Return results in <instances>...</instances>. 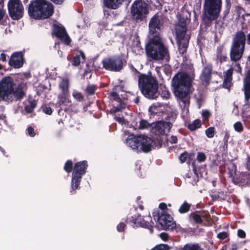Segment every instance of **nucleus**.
Returning <instances> with one entry per match:
<instances>
[{
  "instance_id": "32",
  "label": "nucleus",
  "mask_w": 250,
  "mask_h": 250,
  "mask_svg": "<svg viewBox=\"0 0 250 250\" xmlns=\"http://www.w3.org/2000/svg\"><path fill=\"white\" fill-rule=\"evenodd\" d=\"M169 247L167 245H157L151 250H169Z\"/></svg>"
},
{
  "instance_id": "35",
  "label": "nucleus",
  "mask_w": 250,
  "mask_h": 250,
  "mask_svg": "<svg viewBox=\"0 0 250 250\" xmlns=\"http://www.w3.org/2000/svg\"><path fill=\"white\" fill-rule=\"evenodd\" d=\"M234 128L235 131L237 132H241L243 130V126L241 122H236L234 125Z\"/></svg>"
},
{
  "instance_id": "43",
  "label": "nucleus",
  "mask_w": 250,
  "mask_h": 250,
  "mask_svg": "<svg viewBox=\"0 0 250 250\" xmlns=\"http://www.w3.org/2000/svg\"><path fill=\"white\" fill-rule=\"evenodd\" d=\"M228 234L226 232H222L218 234L217 237L221 239H223L227 237Z\"/></svg>"
},
{
  "instance_id": "58",
  "label": "nucleus",
  "mask_w": 250,
  "mask_h": 250,
  "mask_svg": "<svg viewBox=\"0 0 250 250\" xmlns=\"http://www.w3.org/2000/svg\"><path fill=\"white\" fill-rule=\"evenodd\" d=\"M5 117L4 116H0V120H2L4 123L6 124V121L5 120Z\"/></svg>"
},
{
  "instance_id": "19",
  "label": "nucleus",
  "mask_w": 250,
  "mask_h": 250,
  "mask_svg": "<svg viewBox=\"0 0 250 250\" xmlns=\"http://www.w3.org/2000/svg\"><path fill=\"white\" fill-rule=\"evenodd\" d=\"M139 135L129 134L125 139L126 145L133 150H139Z\"/></svg>"
},
{
  "instance_id": "40",
  "label": "nucleus",
  "mask_w": 250,
  "mask_h": 250,
  "mask_svg": "<svg viewBox=\"0 0 250 250\" xmlns=\"http://www.w3.org/2000/svg\"><path fill=\"white\" fill-rule=\"evenodd\" d=\"M80 62V58L79 56L75 57L72 61V64L75 66L78 65Z\"/></svg>"
},
{
  "instance_id": "50",
  "label": "nucleus",
  "mask_w": 250,
  "mask_h": 250,
  "mask_svg": "<svg viewBox=\"0 0 250 250\" xmlns=\"http://www.w3.org/2000/svg\"><path fill=\"white\" fill-rule=\"evenodd\" d=\"M160 237L163 240H167L168 239V235L166 233H162L160 234Z\"/></svg>"
},
{
  "instance_id": "12",
  "label": "nucleus",
  "mask_w": 250,
  "mask_h": 250,
  "mask_svg": "<svg viewBox=\"0 0 250 250\" xmlns=\"http://www.w3.org/2000/svg\"><path fill=\"white\" fill-rule=\"evenodd\" d=\"M86 166V162L85 161L79 162L75 164L71 182V187L73 190L78 188L82 176L84 173Z\"/></svg>"
},
{
  "instance_id": "53",
  "label": "nucleus",
  "mask_w": 250,
  "mask_h": 250,
  "mask_svg": "<svg viewBox=\"0 0 250 250\" xmlns=\"http://www.w3.org/2000/svg\"><path fill=\"white\" fill-rule=\"evenodd\" d=\"M6 60V55L4 53H1L0 55V61L2 62H5Z\"/></svg>"
},
{
  "instance_id": "41",
  "label": "nucleus",
  "mask_w": 250,
  "mask_h": 250,
  "mask_svg": "<svg viewBox=\"0 0 250 250\" xmlns=\"http://www.w3.org/2000/svg\"><path fill=\"white\" fill-rule=\"evenodd\" d=\"M201 215L202 217V219H203L206 221H208L209 219V215L208 212L206 211H204L201 213Z\"/></svg>"
},
{
  "instance_id": "25",
  "label": "nucleus",
  "mask_w": 250,
  "mask_h": 250,
  "mask_svg": "<svg viewBox=\"0 0 250 250\" xmlns=\"http://www.w3.org/2000/svg\"><path fill=\"white\" fill-rule=\"evenodd\" d=\"M53 32L56 36L59 38H60L62 35L66 32L65 30L63 27L58 26H54Z\"/></svg>"
},
{
  "instance_id": "26",
  "label": "nucleus",
  "mask_w": 250,
  "mask_h": 250,
  "mask_svg": "<svg viewBox=\"0 0 250 250\" xmlns=\"http://www.w3.org/2000/svg\"><path fill=\"white\" fill-rule=\"evenodd\" d=\"M201 125V121L199 119H196L192 123L188 125V128L191 130H194L200 127Z\"/></svg>"
},
{
  "instance_id": "39",
  "label": "nucleus",
  "mask_w": 250,
  "mask_h": 250,
  "mask_svg": "<svg viewBox=\"0 0 250 250\" xmlns=\"http://www.w3.org/2000/svg\"><path fill=\"white\" fill-rule=\"evenodd\" d=\"M210 114L207 110H203L202 111V116L205 120H207L210 116Z\"/></svg>"
},
{
  "instance_id": "61",
  "label": "nucleus",
  "mask_w": 250,
  "mask_h": 250,
  "mask_svg": "<svg viewBox=\"0 0 250 250\" xmlns=\"http://www.w3.org/2000/svg\"><path fill=\"white\" fill-rule=\"evenodd\" d=\"M8 30H7V29H6L5 30V33H6V34H8Z\"/></svg>"
},
{
  "instance_id": "24",
  "label": "nucleus",
  "mask_w": 250,
  "mask_h": 250,
  "mask_svg": "<svg viewBox=\"0 0 250 250\" xmlns=\"http://www.w3.org/2000/svg\"><path fill=\"white\" fill-rule=\"evenodd\" d=\"M232 69L230 68L225 73L224 80L223 82V86L224 87L229 89L231 84V76L232 74Z\"/></svg>"
},
{
  "instance_id": "60",
  "label": "nucleus",
  "mask_w": 250,
  "mask_h": 250,
  "mask_svg": "<svg viewBox=\"0 0 250 250\" xmlns=\"http://www.w3.org/2000/svg\"><path fill=\"white\" fill-rule=\"evenodd\" d=\"M3 68V66L1 64H0V70L2 69Z\"/></svg>"
},
{
  "instance_id": "29",
  "label": "nucleus",
  "mask_w": 250,
  "mask_h": 250,
  "mask_svg": "<svg viewBox=\"0 0 250 250\" xmlns=\"http://www.w3.org/2000/svg\"><path fill=\"white\" fill-rule=\"evenodd\" d=\"M150 127L152 128V125L149 124L146 121L143 120L140 122L139 129H144Z\"/></svg>"
},
{
  "instance_id": "3",
  "label": "nucleus",
  "mask_w": 250,
  "mask_h": 250,
  "mask_svg": "<svg viewBox=\"0 0 250 250\" xmlns=\"http://www.w3.org/2000/svg\"><path fill=\"white\" fill-rule=\"evenodd\" d=\"M145 50L147 58L150 61H161L168 54L167 48L165 46L161 38L155 35L146 45Z\"/></svg>"
},
{
  "instance_id": "33",
  "label": "nucleus",
  "mask_w": 250,
  "mask_h": 250,
  "mask_svg": "<svg viewBox=\"0 0 250 250\" xmlns=\"http://www.w3.org/2000/svg\"><path fill=\"white\" fill-rule=\"evenodd\" d=\"M206 135L209 138H212L214 135V128L213 127H209L206 131Z\"/></svg>"
},
{
  "instance_id": "23",
  "label": "nucleus",
  "mask_w": 250,
  "mask_h": 250,
  "mask_svg": "<svg viewBox=\"0 0 250 250\" xmlns=\"http://www.w3.org/2000/svg\"><path fill=\"white\" fill-rule=\"evenodd\" d=\"M211 68L208 66L204 68L203 70L201 79L203 83L205 84H208L210 80Z\"/></svg>"
},
{
  "instance_id": "13",
  "label": "nucleus",
  "mask_w": 250,
  "mask_h": 250,
  "mask_svg": "<svg viewBox=\"0 0 250 250\" xmlns=\"http://www.w3.org/2000/svg\"><path fill=\"white\" fill-rule=\"evenodd\" d=\"M103 67L107 70L119 71L123 68L122 60L118 57L106 58L102 61Z\"/></svg>"
},
{
  "instance_id": "31",
  "label": "nucleus",
  "mask_w": 250,
  "mask_h": 250,
  "mask_svg": "<svg viewBox=\"0 0 250 250\" xmlns=\"http://www.w3.org/2000/svg\"><path fill=\"white\" fill-rule=\"evenodd\" d=\"M193 220L197 223H201L202 222V219L201 214L197 213H193L191 215Z\"/></svg>"
},
{
  "instance_id": "11",
  "label": "nucleus",
  "mask_w": 250,
  "mask_h": 250,
  "mask_svg": "<svg viewBox=\"0 0 250 250\" xmlns=\"http://www.w3.org/2000/svg\"><path fill=\"white\" fill-rule=\"evenodd\" d=\"M8 10L10 17L14 20L21 18L24 14V7L20 0H9Z\"/></svg>"
},
{
  "instance_id": "28",
  "label": "nucleus",
  "mask_w": 250,
  "mask_h": 250,
  "mask_svg": "<svg viewBox=\"0 0 250 250\" xmlns=\"http://www.w3.org/2000/svg\"><path fill=\"white\" fill-rule=\"evenodd\" d=\"M36 106V102L35 101L29 102L28 104L25 106V109L27 112H31Z\"/></svg>"
},
{
  "instance_id": "6",
  "label": "nucleus",
  "mask_w": 250,
  "mask_h": 250,
  "mask_svg": "<svg viewBox=\"0 0 250 250\" xmlns=\"http://www.w3.org/2000/svg\"><path fill=\"white\" fill-rule=\"evenodd\" d=\"M246 42V36L243 32H237L234 36L232 42L230 57L233 61H238L242 57Z\"/></svg>"
},
{
  "instance_id": "27",
  "label": "nucleus",
  "mask_w": 250,
  "mask_h": 250,
  "mask_svg": "<svg viewBox=\"0 0 250 250\" xmlns=\"http://www.w3.org/2000/svg\"><path fill=\"white\" fill-rule=\"evenodd\" d=\"M182 250H203L197 244H187Z\"/></svg>"
},
{
  "instance_id": "51",
  "label": "nucleus",
  "mask_w": 250,
  "mask_h": 250,
  "mask_svg": "<svg viewBox=\"0 0 250 250\" xmlns=\"http://www.w3.org/2000/svg\"><path fill=\"white\" fill-rule=\"evenodd\" d=\"M169 141L171 143H176L177 142V138L176 136H171L169 138Z\"/></svg>"
},
{
  "instance_id": "34",
  "label": "nucleus",
  "mask_w": 250,
  "mask_h": 250,
  "mask_svg": "<svg viewBox=\"0 0 250 250\" xmlns=\"http://www.w3.org/2000/svg\"><path fill=\"white\" fill-rule=\"evenodd\" d=\"M72 163L71 161H68L65 163L64 168L67 172H70L72 170Z\"/></svg>"
},
{
  "instance_id": "55",
  "label": "nucleus",
  "mask_w": 250,
  "mask_h": 250,
  "mask_svg": "<svg viewBox=\"0 0 250 250\" xmlns=\"http://www.w3.org/2000/svg\"><path fill=\"white\" fill-rule=\"evenodd\" d=\"M115 119L118 122L120 123H123L124 121V119L121 117H116Z\"/></svg>"
},
{
  "instance_id": "63",
  "label": "nucleus",
  "mask_w": 250,
  "mask_h": 250,
  "mask_svg": "<svg viewBox=\"0 0 250 250\" xmlns=\"http://www.w3.org/2000/svg\"><path fill=\"white\" fill-rule=\"evenodd\" d=\"M140 208H141V209H143V206H140Z\"/></svg>"
},
{
  "instance_id": "14",
  "label": "nucleus",
  "mask_w": 250,
  "mask_h": 250,
  "mask_svg": "<svg viewBox=\"0 0 250 250\" xmlns=\"http://www.w3.org/2000/svg\"><path fill=\"white\" fill-rule=\"evenodd\" d=\"M139 150L145 152H149L153 146V141L151 138L146 135H139Z\"/></svg>"
},
{
  "instance_id": "22",
  "label": "nucleus",
  "mask_w": 250,
  "mask_h": 250,
  "mask_svg": "<svg viewBox=\"0 0 250 250\" xmlns=\"http://www.w3.org/2000/svg\"><path fill=\"white\" fill-rule=\"evenodd\" d=\"M125 0H104V5L110 9L118 8Z\"/></svg>"
},
{
  "instance_id": "5",
  "label": "nucleus",
  "mask_w": 250,
  "mask_h": 250,
  "mask_svg": "<svg viewBox=\"0 0 250 250\" xmlns=\"http://www.w3.org/2000/svg\"><path fill=\"white\" fill-rule=\"evenodd\" d=\"M138 84L142 93L146 98L154 99L157 97L158 83L152 76L141 74L139 76Z\"/></svg>"
},
{
  "instance_id": "48",
  "label": "nucleus",
  "mask_w": 250,
  "mask_h": 250,
  "mask_svg": "<svg viewBox=\"0 0 250 250\" xmlns=\"http://www.w3.org/2000/svg\"><path fill=\"white\" fill-rule=\"evenodd\" d=\"M237 234L239 237L242 238H244L246 235L245 232L243 230L241 229H239L238 230Z\"/></svg>"
},
{
  "instance_id": "59",
  "label": "nucleus",
  "mask_w": 250,
  "mask_h": 250,
  "mask_svg": "<svg viewBox=\"0 0 250 250\" xmlns=\"http://www.w3.org/2000/svg\"><path fill=\"white\" fill-rule=\"evenodd\" d=\"M80 55L82 56V57L83 58V59H84L85 56H84V53L81 51L80 52Z\"/></svg>"
},
{
  "instance_id": "16",
  "label": "nucleus",
  "mask_w": 250,
  "mask_h": 250,
  "mask_svg": "<svg viewBox=\"0 0 250 250\" xmlns=\"http://www.w3.org/2000/svg\"><path fill=\"white\" fill-rule=\"evenodd\" d=\"M171 127L169 122H158L152 124V131L156 134H165L168 132Z\"/></svg>"
},
{
  "instance_id": "17",
  "label": "nucleus",
  "mask_w": 250,
  "mask_h": 250,
  "mask_svg": "<svg viewBox=\"0 0 250 250\" xmlns=\"http://www.w3.org/2000/svg\"><path fill=\"white\" fill-rule=\"evenodd\" d=\"M133 222L137 226L148 229L151 233L152 232V222L151 217L148 215L145 217L138 216L136 218L133 220Z\"/></svg>"
},
{
  "instance_id": "62",
  "label": "nucleus",
  "mask_w": 250,
  "mask_h": 250,
  "mask_svg": "<svg viewBox=\"0 0 250 250\" xmlns=\"http://www.w3.org/2000/svg\"><path fill=\"white\" fill-rule=\"evenodd\" d=\"M8 30H7V29H6L5 30V33H6V34H8Z\"/></svg>"
},
{
  "instance_id": "36",
  "label": "nucleus",
  "mask_w": 250,
  "mask_h": 250,
  "mask_svg": "<svg viewBox=\"0 0 250 250\" xmlns=\"http://www.w3.org/2000/svg\"><path fill=\"white\" fill-rule=\"evenodd\" d=\"M60 38L66 44H68L70 42V39L66 32L62 35Z\"/></svg>"
},
{
  "instance_id": "52",
  "label": "nucleus",
  "mask_w": 250,
  "mask_h": 250,
  "mask_svg": "<svg viewBox=\"0 0 250 250\" xmlns=\"http://www.w3.org/2000/svg\"><path fill=\"white\" fill-rule=\"evenodd\" d=\"M5 14V11L2 8H0V21L4 17Z\"/></svg>"
},
{
  "instance_id": "1",
  "label": "nucleus",
  "mask_w": 250,
  "mask_h": 250,
  "mask_svg": "<svg viewBox=\"0 0 250 250\" xmlns=\"http://www.w3.org/2000/svg\"><path fill=\"white\" fill-rule=\"evenodd\" d=\"M194 78L193 72H179L172 79L173 92L183 112L187 113L189 104V95Z\"/></svg>"
},
{
  "instance_id": "45",
  "label": "nucleus",
  "mask_w": 250,
  "mask_h": 250,
  "mask_svg": "<svg viewBox=\"0 0 250 250\" xmlns=\"http://www.w3.org/2000/svg\"><path fill=\"white\" fill-rule=\"evenodd\" d=\"M29 135L31 137H34L35 135V132L34 129L32 127H29L27 128Z\"/></svg>"
},
{
  "instance_id": "57",
  "label": "nucleus",
  "mask_w": 250,
  "mask_h": 250,
  "mask_svg": "<svg viewBox=\"0 0 250 250\" xmlns=\"http://www.w3.org/2000/svg\"><path fill=\"white\" fill-rule=\"evenodd\" d=\"M236 71H237L238 72H240L241 71V68L240 66V65L238 64H237L236 65Z\"/></svg>"
},
{
  "instance_id": "15",
  "label": "nucleus",
  "mask_w": 250,
  "mask_h": 250,
  "mask_svg": "<svg viewBox=\"0 0 250 250\" xmlns=\"http://www.w3.org/2000/svg\"><path fill=\"white\" fill-rule=\"evenodd\" d=\"M162 27L161 18L157 15H154L150 20L149 23V34L153 35L159 32Z\"/></svg>"
},
{
  "instance_id": "10",
  "label": "nucleus",
  "mask_w": 250,
  "mask_h": 250,
  "mask_svg": "<svg viewBox=\"0 0 250 250\" xmlns=\"http://www.w3.org/2000/svg\"><path fill=\"white\" fill-rule=\"evenodd\" d=\"M148 12V4L144 0H136L132 5L131 13L134 19L142 20Z\"/></svg>"
},
{
  "instance_id": "30",
  "label": "nucleus",
  "mask_w": 250,
  "mask_h": 250,
  "mask_svg": "<svg viewBox=\"0 0 250 250\" xmlns=\"http://www.w3.org/2000/svg\"><path fill=\"white\" fill-rule=\"evenodd\" d=\"M190 206L186 202H185L179 208V211L181 213H185L187 212Z\"/></svg>"
},
{
  "instance_id": "64",
  "label": "nucleus",
  "mask_w": 250,
  "mask_h": 250,
  "mask_svg": "<svg viewBox=\"0 0 250 250\" xmlns=\"http://www.w3.org/2000/svg\"><path fill=\"white\" fill-rule=\"evenodd\" d=\"M135 102L137 103L138 102V100L137 99H136Z\"/></svg>"
},
{
  "instance_id": "20",
  "label": "nucleus",
  "mask_w": 250,
  "mask_h": 250,
  "mask_svg": "<svg viewBox=\"0 0 250 250\" xmlns=\"http://www.w3.org/2000/svg\"><path fill=\"white\" fill-rule=\"evenodd\" d=\"M60 88L62 90V96H59V104H63L65 100V97L68 92L69 82L67 79H63L59 85Z\"/></svg>"
},
{
  "instance_id": "46",
  "label": "nucleus",
  "mask_w": 250,
  "mask_h": 250,
  "mask_svg": "<svg viewBox=\"0 0 250 250\" xmlns=\"http://www.w3.org/2000/svg\"><path fill=\"white\" fill-rule=\"evenodd\" d=\"M188 154L187 153H184L182 154L180 157V160L182 163H184L186 161L187 158Z\"/></svg>"
},
{
  "instance_id": "8",
  "label": "nucleus",
  "mask_w": 250,
  "mask_h": 250,
  "mask_svg": "<svg viewBox=\"0 0 250 250\" xmlns=\"http://www.w3.org/2000/svg\"><path fill=\"white\" fill-rule=\"evenodd\" d=\"M186 30V23L185 22L183 21L176 24L175 32L179 50L182 54L186 51L188 45L187 39H185Z\"/></svg>"
},
{
  "instance_id": "21",
  "label": "nucleus",
  "mask_w": 250,
  "mask_h": 250,
  "mask_svg": "<svg viewBox=\"0 0 250 250\" xmlns=\"http://www.w3.org/2000/svg\"><path fill=\"white\" fill-rule=\"evenodd\" d=\"M244 90L246 102L250 98V68L248 71L246 78L244 80Z\"/></svg>"
},
{
  "instance_id": "9",
  "label": "nucleus",
  "mask_w": 250,
  "mask_h": 250,
  "mask_svg": "<svg viewBox=\"0 0 250 250\" xmlns=\"http://www.w3.org/2000/svg\"><path fill=\"white\" fill-rule=\"evenodd\" d=\"M153 216L155 221L160 225L163 229L173 230L176 228V224L173 221V218L169 214L161 213V216L158 211L153 213Z\"/></svg>"
},
{
  "instance_id": "54",
  "label": "nucleus",
  "mask_w": 250,
  "mask_h": 250,
  "mask_svg": "<svg viewBox=\"0 0 250 250\" xmlns=\"http://www.w3.org/2000/svg\"><path fill=\"white\" fill-rule=\"evenodd\" d=\"M125 107V104H121L120 106V107H118V106H117L116 107V108L115 109V111H120L122 109H123Z\"/></svg>"
},
{
  "instance_id": "2",
  "label": "nucleus",
  "mask_w": 250,
  "mask_h": 250,
  "mask_svg": "<svg viewBox=\"0 0 250 250\" xmlns=\"http://www.w3.org/2000/svg\"><path fill=\"white\" fill-rule=\"evenodd\" d=\"M24 95L21 85L17 86L12 78L6 77L0 82V100L8 102L13 98L21 99Z\"/></svg>"
},
{
  "instance_id": "18",
  "label": "nucleus",
  "mask_w": 250,
  "mask_h": 250,
  "mask_svg": "<svg viewBox=\"0 0 250 250\" xmlns=\"http://www.w3.org/2000/svg\"><path fill=\"white\" fill-rule=\"evenodd\" d=\"M23 63V55L21 52H16L12 54L9 61V65L15 68L21 67Z\"/></svg>"
},
{
  "instance_id": "49",
  "label": "nucleus",
  "mask_w": 250,
  "mask_h": 250,
  "mask_svg": "<svg viewBox=\"0 0 250 250\" xmlns=\"http://www.w3.org/2000/svg\"><path fill=\"white\" fill-rule=\"evenodd\" d=\"M125 227V224L124 223H120L118 226H117V229L119 231H122L124 228Z\"/></svg>"
},
{
  "instance_id": "56",
  "label": "nucleus",
  "mask_w": 250,
  "mask_h": 250,
  "mask_svg": "<svg viewBox=\"0 0 250 250\" xmlns=\"http://www.w3.org/2000/svg\"><path fill=\"white\" fill-rule=\"evenodd\" d=\"M111 96L115 99V100H116L118 98V96L117 95V94L115 93V92H113L111 93Z\"/></svg>"
},
{
  "instance_id": "7",
  "label": "nucleus",
  "mask_w": 250,
  "mask_h": 250,
  "mask_svg": "<svg viewBox=\"0 0 250 250\" xmlns=\"http://www.w3.org/2000/svg\"><path fill=\"white\" fill-rule=\"evenodd\" d=\"M221 7V0H204L205 18L210 21L216 20L219 16Z\"/></svg>"
},
{
  "instance_id": "42",
  "label": "nucleus",
  "mask_w": 250,
  "mask_h": 250,
  "mask_svg": "<svg viewBox=\"0 0 250 250\" xmlns=\"http://www.w3.org/2000/svg\"><path fill=\"white\" fill-rule=\"evenodd\" d=\"M95 88L94 85H89L87 87V91L90 94H93L95 92Z\"/></svg>"
},
{
  "instance_id": "38",
  "label": "nucleus",
  "mask_w": 250,
  "mask_h": 250,
  "mask_svg": "<svg viewBox=\"0 0 250 250\" xmlns=\"http://www.w3.org/2000/svg\"><path fill=\"white\" fill-rule=\"evenodd\" d=\"M206 159V156L203 153H199L197 156V160L199 162H203Z\"/></svg>"
},
{
  "instance_id": "47",
  "label": "nucleus",
  "mask_w": 250,
  "mask_h": 250,
  "mask_svg": "<svg viewBox=\"0 0 250 250\" xmlns=\"http://www.w3.org/2000/svg\"><path fill=\"white\" fill-rule=\"evenodd\" d=\"M43 111L46 114L50 115L52 113V109L50 107H45L43 109Z\"/></svg>"
},
{
  "instance_id": "44",
  "label": "nucleus",
  "mask_w": 250,
  "mask_h": 250,
  "mask_svg": "<svg viewBox=\"0 0 250 250\" xmlns=\"http://www.w3.org/2000/svg\"><path fill=\"white\" fill-rule=\"evenodd\" d=\"M167 205L164 203H162L159 204V208L163 210L161 213L164 212L165 214H166L165 213V210L167 209Z\"/></svg>"
},
{
  "instance_id": "37",
  "label": "nucleus",
  "mask_w": 250,
  "mask_h": 250,
  "mask_svg": "<svg viewBox=\"0 0 250 250\" xmlns=\"http://www.w3.org/2000/svg\"><path fill=\"white\" fill-rule=\"evenodd\" d=\"M73 96L75 99L79 101L82 100L83 99V96L82 95V94L78 92L77 91L73 92Z\"/></svg>"
},
{
  "instance_id": "4",
  "label": "nucleus",
  "mask_w": 250,
  "mask_h": 250,
  "mask_svg": "<svg viewBox=\"0 0 250 250\" xmlns=\"http://www.w3.org/2000/svg\"><path fill=\"white\" fill-rule=\"evenodd\" d=\"M28 12L35 19H46L53 13V5L44 0H36L30 4Z\"/></svg>"
}]
</instances>
